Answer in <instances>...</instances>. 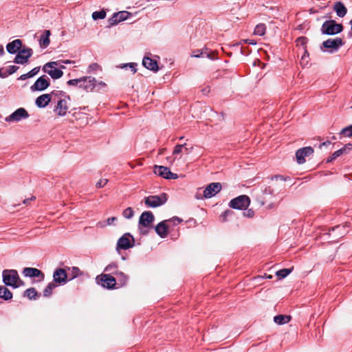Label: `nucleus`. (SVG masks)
<instances>
[{
	"label": "nucleus",
	"instance_id": "f257e3e1",
	"mask_svg": "<svg viewBox=\"0 0 352 352\" xmlns=\"http://www.w3.org/2000/svg\"><path fill=\"white\" fill-rule=\"evenodd\" d=\"M343 30V25L337 23L334 20H328L323 23L321 27V32L327 35H335Z\"/></svg>",
	"mask_w": 352,
	"mask_h": 352
},
{
	"label": "nucleus",
	"instance_id": "f03ea898",
	"mask_svg": "<svg viewBox=\"0 0 352 352\" xmlns=\"http://www.w3.org/2000/svg\"><path fill=\"white\" fill-rule=\"evenodd\" d=\"M168 195L165 192L157 195H150L146 197L144 199V204L148 208H157L166 203L168 201Z\"/></svg>",
	"mask_w": 352,
	"mask_h": 352
},
{
	"label": "nucleus",
	"instance_id": "7ed1b4c3",
	"mask_svg": "<svg viewBox=\"0 0 352 352\" xmlns=\"http://www.w3.org/2000/svg\"><path fill=\"white\" fill-rule=\"evenodd\" d=\"M154 220L155 217L151 211H144L141 214L139 218L138 228L142 234H146L148 233L146 230H143V228L151 227Z\"/></svg>",
	"mask_w": 352,
	"mask_h": 352
},
{
	"label": "nucleus",
	"instance_id": "20e7f679",
	"mask_svg": "<svg viewBox=\"0 0 352 352\" xmlns=\"http://www.w3.org/2000/svg\"><path fill=\"white\" fill-rule=\"evenodd\" d=\"M3 283L6 286L17 288L16 280L19 274L16 270H4L2 272Z\"/></svg>",
	"mask_w": 352,
	"mask_h": 352
},
{
	"label": "nucleus",
	"instance_id": "39448f33",
	"mask_svg": "<svg viewBox=\"0 0 352 352\" xmlns=\"http://www.w3.org/2000/svg\"><path fill=\"white\" fill-rule=\"evenodd\" d=\"M250 204V199L248 195H243L232 199L229 202V206L233 209L245 210Z\"/></svg>",
	"mask_w": 352,
	"mask_h": 352
},
{
	"label": "nucleus",
	"instance_id": "423d86ee",
	"mask_svg": "<svg viewBox=\"0 0 352 352\" xmlns=\"http://www.w3.org/2000/svg\"><path fill=\"white\" fill-rule=\"evenodd\" d=\"M135 240L133 236L130 233L124 234L118 240L116 245V250H128L134 246Z\"/></svg>",
	"mask_w": 352,
	"mask_h": 352
},
{
	"label": "nucleus",
	"instance_id": "0eeeda50",
	"mask_svg": "<svg viewBox=\"0 0 352 352\" xmlns=\"http://www.w3.org/2000/svg\"><path fill=\"white\" fill-rule=\"evenodd\" d=\"M58 65V61L49 62L43 66V70L47 73L53 79H58L63 76V72L61 69L55 67Z\"/></svg>",
	"mask_w": 352,
	"mask_h": 352
},
{
	"label": "nucleus",
	"instance_id": "6e6552de",
	"mask_svg": "<svg viewBox=\"0 0 352 352\" xmlns=\"http://www.w3.org/2000/svg\"><path fill=\"white\" fill-rule=\"evenodd\" d=\"M343 45L344 43L340 38H329L322 43L320 47V50L324 52V49H330L329 52L332 53L333 52L338 51V49Z\"/></svg>",
	"mask_w": 352,
	"mask_h": 352
},
{
	"label": "nucleus",
	"instance_id": "1a4fd4ad",
	"mask_svg": "<svg viewBox=\"0 0 352 352\" xmlns=\"http://www.w3.org/2000/svg\"><path fill=\"white\" fill-rule=\"evenodd\" d=\"M32 54L33 50L31 48L24 47L16 55L14 63L24 65L28 62L29 58Z\"/></svg>",
	"mask_w": 352,
	"mask_h": 352
},
{
	"label": "nucleus",
	"instance_id": "9d476101",
	"mask_svg": "<svg viewBox=\"0 0 352 352\" xmlns=\"http://www.w3.org/2000/svg\"><path fill=\"white\" fill-rule=\"evenodd\" d=\"M199 63L201 65L206 63V60L214 61L218 59L217 54L216 51L212 50L208 47H206L199 50Z\"/></svg>",
	"mask_w": 352,
	"mask_h": 352
},
{
	"label": "nucleus",
	"instance_id": "9b49d317",
	"mask_svg": "<svg viewBox=\"0 0 352 352\" xmlns=\"http://www.w3.org/2000/svg\"><path fill=\"white\" fill-rule=\"evenodd\" d=\"M100 278L101 285L107 289H112L116 288V278L111 274H101L97 277V279Z\"/></svg>",
	"mask_w": 352,
	"mask_h": 352
},
{
	"label": "nucleus",
	"instance_id": "f8f14e48",
	"mask_svg": "<svg viewBox=\"0 0 352 352\" xmlns=\"http://www.w3.org/2000/svg\"><path fill=\"white\" fill-rule=\"evenodd\" d=\"M67 274L66 270L63 268H57L53 274V282L57 285H63L67 283Z\"/></svg>",
	"mask_w": 352,
	"mask_h": 352
},
{
	"label": "nucleus",
	"instance_id": "ddd939ff",
	"mask_svg": "<svg viewBox=\"0 0 352 352\" xmlns=\"http://www.w3.org/2000/svg\"><path fill=\"white\" fill-rule=\"evenodd\" d=\"M79 88L83 89L87 92L92 91L96 85V80L92 76H83L80 78Z\"/></svg>",
	"mask_w": 352,
	"mask_h": 352
},
{
	"label": "nucleus",
	"instance_id": "4468645a",
	"mask_svg": "<svg viewBox=\"0 0 352 352\" xmlns=\"http://www.w3.org/2000/svg\"><path fill=\"white\" fill-rule=\"evenodd\" d=\"M28 117L29 114L24 108H19L9 116L6 117L5 120L8 122H19L22 119H25Z\"/></svg>",
	"mask_w": 352,
	"mask_h": 352
},
{
	"label": "nucleus",
	"instance_id": "2eb2a0df",
	"mask_svg": "<svg viewBox=\"0 0 352 352\" xmlns=\"http://www.w3.org/2000/svg\"><path fill=\"white\" fill-rule=\"evenodd\" d=\"M314 148L311 146H306L299 148L296 152V161L299 164L305 162V157H309L314 153Z\"/></svg>",
	"mask_w": 352,
	"mask_h": 352
},
{
	"label": "nucleus",
	"instance_id": "dca6fc26",
	"mask_svg": "<svg viewBox=\"0 0 352 352\" xmlns=\"http://www.w3.org/2000/svg\"><path fill=\"white\" fill-rule=\"evenodd\" d=\"M50 86V79L46 76L39 77L30 87L32 91H43Z\"/></svg>",
	"mask_w": 352,
	"mask_h": 352
},
{
	"label": "nucleus",
	"instance_id": "f3484780",
	"mask_svg": "<svg viewBox=\"0 0 352 352\" xmlns=\"http://www.w3.org/2000/svg\"><path fill=\"white\" fill-rule=\"evenodd\" d=\"M221 189V184L219 182L210 183L204 190V197L208 199L215 196Z\"/></svg>",
	"mask_w": 352,
	"mask_h": 352
},
{
	"label": "nucleus",
	"instance_id": "a211bd4d",
	"mask_svg": "<svg viewBox=\"0 0 352 352\" xmlns=\"http://www.w3.org/2000/svg\"><path fill=\"white\" fill-rule=\"evenodd\" d=\"M23 274L26 277L40 278L39 280H43L45 278L44 274L38 269L34 267H25L22 272Z\"/></svg>",
	"mask_w": 352,
	"mask_h": 352
},
{
	"label": "nucleus",
	"instance_id": "6ab92c4d",
	"mask_svg": "<svg viewBox=\"0 0 352 352\" xmlns=\"http://www.w3.org/2000/svg\"><path fill=\"white\" fill-rule=\"evenodd\" d=\"M22 41L20 39H16L9 43L6 45V50L10 54L18 53L22 48Z\"/></svg>",
	"mask_w": 352,
	"mask_h": 352
},
{
	"label": "nucleus",
	"instance_id": "aec40b11",
	"mask_svg": "<svg viewBox=\"0 0 352 352\" xmlns=\"http://www.w3.org/2000/svg\"><path fill=\"white\" fill-rule=\"evenodd\" d=\"M142 65L148 69L153 72H157L159 70L157 62L156 60L144 56L142 60Z\"/></svg>",
	"mask_w": 352,
	"mask_h": 352
},
{
	"label": "nucleus",
	"instance_id": "412c9836",
	"mask_svg": "<svg viewBox=\"0 0 352 352\" xmlns=\"http://www.w3.org/2000/svg\"><path fill=\"white\" fill-rule=\"evenodd\" d=\"M68 107L67 101L64 99H60L58 100L57 105L54 109V111L59 116H64L66 115Z\"/></svg>",
	"mask_w": 352,
	"mask_h": 352
},
{
	"label": "nucleus",
	"instance_id": "4be33fe9",
	"mask_svg": "<svg viewBox=\"0 0 352 352\" xmlns=\"http://www.w3.org/2000/svg\"><path fill=\"white\" fill-rule=\"evenodd\" d=\"M50 101H51V95L45 94H43V95L38 96L36 99L35 103L38 107L44 108L48 105V104L50 102Z\"/></svg>",
	"mask_w": 352,
	"mask_h": 352
},
{
	"label": "nucleus",
	"instance_id": "5701e85b",
	"mask_svg": "<svg viewBox=\"0 0 352 352\" xmlns=\"http://www.w3.org/2000/svg\"><path fill=\"white\" fill-rule=\"evenodd\" d=\"M166 221L160 222L155 228L156 233L162 238H165L168 234V226Z\"/></svg>",
	"mask_w": 352,
	"mask_h": 352
},
{
	"label": "nucleus",
	"instance_id": "b1692460",
	"mask_svg": "<svg viewBox=\"0 0 352 352\" xmlns=\"http://www.w3.org/2000/svg\"><path fill=\"white\" fill-rule=\"evenodd\" d=\"M169 168L166 166L155 165L153 166V173L164 179H168Z\"/></svg>",
	"mask_w": 352,
	"mask_h": 352
},
{
	"label": "nucleus",
	"instance_id": "393cba45",
	"mask_svg": "<svg viewBox=\"0 0 352 352\" xmlns=\"http://www.w3.org/2000/svg\"><path fill=\"white\" fill-rule=\"evenodd\" d=\"M333 10L339 17H344L347 13V9L341 1H337L333 5Z\"/></svg>",
	"mask_w": 352,
	"mask_h": 352
},
{
	"label": "nucleus",
	"instance_id": "a878e982",
	"mask_svg": "<svg viewBox=\"0 0 352 352\" xmlns=\"http://www.w3.org/2000/svg\"><path fill=\"white\" fill-rule=\"evenodd\" d=\"M114 273V275L116 276V280H118V284L120 286H124L126 284L129 277L127 275H126L124 272L116 270Z\"/></svg>",
	"mask_w": 352,
	"mask_h": 352
},
{
	"label": "nucleus",
	"instance_id": "bb28decb",
	"mask_svg": "<svg viewBox=\"0 0 352 352\" xmlns=\"http://www.w3.org/2000/svg\"><path fill=\"white\" fill-rule=\"evenodd\" d=\"M51 35V32L50 30H45L43 34L41 36L39 39V45L41 47L45 48L47 47L50 43V36Z\"/></svg>",
	"mask_w": 352,
	"mask_h": 352
},
{
	"label": "nucleus",
	"instance_id": "cd10ccee",
	"mask_svg": "<svg viewBox=\"0 0 352 352\" xmlns=\"http://www.w3.org/2000/svg\"><path fill=\"white\" fill-rule=\"evenodd\" d=\"M0 298L4 300H9L12 298V293L6 285H0Z\"/></svg>",
	"mask_w": 352,
	"mask_h": 352
},
{
	"label": "nucleus",
	"instance_id": "c85d7f7f",
	"mask_svg": "<svg viewBox=\"0 0 352 352\" xmlns=\"http://www.w3.org/2000/svg\"><path fill=\"white\" fill-rule=\"evenodd\" d=\"M292 319L291 316L277 315L274 316V321L278 324H284L288 323Z\"/></svg>",
	"mask_w": 352,
	"mask_h": 352
},
{
	"label": "nucleus",
	"instance_id": "c756f323",
	"mask_svg": "<svg viewBox=\"0 0 352 352\" xmlns=\"http://www.w3.org/2000/svg\"><path fill=\"white\" fill-rule=\"evenodd\" d=\"M24 296L28 298L30 300H36L37 297L40 296V294H38V292L36 291V289L33 287L27 289L24 292Z\"/></svg>",
	"mask_w": 352,
	"mask_h": 352
},
{
	"label": "nucleus",
	"instance_id": "7c9ffc66",
	"mask_svg": "<svg viewBox=\"0 0 352 352\" xmlns=\"http://www.w3.org/2000/svg\"><path fill=\"white\" fill-rule=\"evenodd\" d=\"M40 71V67H36L34 69H32L31 71L28 72L27 74H23L20 76V77L18 78V80H24L27 78H32L36 75L38 72Z\"/></svg>",
	"mask_w": 352,
	"mask_h": 352
},
{
	"label": "nucleus",
	"instance_id": "2f4dec72",
	"mask_svg": "<svg viewBox=\"0 0 352 352\" xmlns=\"http://www.w3.org/2000/svg\"><path fill=\"white\" fill-rule=\"evenodd\" d=\"M115 15L117 16L118 21L121 22L128 19L132 14L127 11H121L115 13Z\"/></svg>",
	"mask_w": 352,
	"mask_h": 352
},
{
	"label": "nucleus",
	"instance_id": "473e14b6",
	"mask_svg": "<svg viewBox=\"0 0 352 352\" xmlns=\"http://www.w3.org/2000/svg\"><path fill=\"white\" fill-rule=\"evenodd\" d=\"M192 147L191 146L190 148V149H192ZM183 149L185 150L186 151V153H188V151L189 150V148L188 147V144L186 143H185L184 144H179V145H177L174 150H173V155H177V154H179L180 153H182L183 151Z\"/></svg>",
	"mask_w": 352,
	"mask_h": 352
},
{
	"label": "nucleus",
	"instance_id": "72a5a7b5",
	"mask_svg": "<svg viewBox=\"0 0 352 352\" xmlns=\"http://www.w3.org/2000/svg\"><path fill=\"white\" fill-rule=\"evenodd\" d=\"M265 31L266 25L264 23H259L255 27L254 34L258 36H263Z\"/></svg>",
	"mask_w": 352,
	"mask_h": 352
},
{
	"label": "nucleus",
	"instance_id": "f704fd0d",
	"mask_svg": "<svg viewBox=\"0 0 352 352\" xmlns=\"http://www.w3.org/2000/svg\"><path fill=\"white\" fill-rule=\"evenodd\" d=\"M56 287L57 285L55 283H50L43 290V296L49 297L52 294V290Z\"/></svg>",
	"mask_w": 352,
	"mask_h": 352
},
{
	"label": "nucleus",
	"instance_id": "c9c22d12",
	"mask_svg": "<svg viewBox=\"0 0 352 352\" xmlns=\"http://www.w3.org/2000/svg\"><path fill=\"white\" fill-rule=\"evenodd\" d=\"M345 153V148H340L336 151H335L331 156H330L327 160V162L330 163L337 157Z\"/></svg>",
	"mask_w": 352,
	"mask_h": 352
},
{
	"label": "nucleus",
	"instance_id": "e433bc0d",
	"mask_svg": "<svg viewBox=\"0 0 352 352\" xmlns=\"http://www.w3.org/2000/svg\"><path fill=\"white\" fill-rule=\"evenodd\" d=\"M292 270H293V267L289 268V269H287V268L282 269V270L277 271L276 272V275L277 276L280 277V278H284L292 272Z\"/></svg>",
	"mask_w": 352,
	"mask_h": 352
},
{
	"label": "nucleus",
	"instance_id": "4c0bfd02",
	"mask_svg": "<svg viewBox=\"0 0 352 352\" xmlns=\"http://www.w3.org/2000/svg\"><path fill=\"white\" fill-rule=\"evenodd\" d=\"M122 216L127 219H131L134 216V211L131 207H128L122 212Z\"/></svg>",
	"mask_w": 352,
	"mask_h": 352
},
{
	"label": "nucleus",
	"instance_id": "58836bf2",
	"mask_svg": "<svg viewBox=\"0 0 352 352\" xmlns=\"http://www.w3.org/2000/svg\"><path fill=\"white\" fill-rule=\"evenodd\" d=\"M106 16V12L104 10L94 12L92 14V18L94 20L102 19Z\"/></svg>",
	"mask_w": 352,
	"mask_h": 352
},
{
	"label": "nucleus",
	"instance_id": "ea45409f",
	"mask_svg": "<svg viewBox=\"0 0 352 352\" xmlns=\"http://www.w3.org/2000/svg\"><path fill=\"white\" fill-rule=\"evenodd\" d=\"M118 265L116 263H111L104 268V272H109V274H113L117 270Z\"/></svg>",
	"mask_w": 352,
	"mask_h": 352
},
{
	"label": "nucleus",
	"instance_id": "a19ab883",
	"mask_svg": "<svg viewBox=\"0 0 352 352\" xmlns=\"http://www.w3.org/2000/svg\"><path fill=\"white\" fill-rule=\"evenodd\" d=\"M340 134H342L346 137L349 138L352 137V125H350L342 129V131H340Z\"/></svg>",
	"mask_w": 352,
	"mask_h": 352
},
{
	"label": "nucleus",
	"instance_id": "79ce46f5",
	"mask_svg": "<svg viewBox=\"0 0 352 352\" xmlns=\"http://www.w3.org/2000/svg\"><path fill=\"white\" fill-rule=\"evenodd\" d=\"M234 214V212L231 210H226L220 216L221 221L225 222L228 220V218Z\"/></svg>",
	"mask_w": 352,
	"mask_h": 352
},
{
	"label": "nucleus",
	"instance_id": "37998d69",
	"mask_svg": "<svg viewBox=\"0 0 352 352\" xmlns=\"http://www.w3.org/2000/svg\"><path fill=\"white\" fill-rule=\"evenodd\" d=\"M271 179L272 181L273 180H276V181L280 180V181L286 182V181L290 180V177L288 176H284L282 175H275L271 177Z\"/></svg>",
	"mask_w": 352,
	"mask_h": 352
},
{
	"label": "nucleus",
	"instance_id": "c03bdc74",
	"mask_svg": "<svg viewBox=\"0 0 352 352\" xmlns=\"http://www.w3.org/2000/svg\"><path fill=\"white\" fill-rule=\"evenodd\" d=\"M72 271V277L69 280L73 279L77 277L78 275L81 274L80 270L78 267H72L71 269Z\"/></svg>",
	"mask_w": 352,
	"mask_h": 352
},
{
	"label": "nucleus",
	"instance_id": "a18cd8bd",
	"mask_svg": "<svg viewBox=\"0 0 352 352\" xmlns=\"http://www.w3.org/2000/svg\"><path fill=\"white\" fill-rule=\"evenodd\" d=\"M137 64L134 63H126L124 65V67L129 68L133 74L137 72L136 69Z\"/></svg>",
	"mask_w": 352,
	"mask_h": 352
},
{
	"label": "nucleus",
	"instance_id": "49530a36",
	"mask_svg": "<svg viewBox=\"0 0 352 352\" xmlns=\"http://www.w3.org/2000/svg\"><path fill=\"white\" fill-rule=\"evenodd\" d=\"M81 81L82 80H80V78L77 79H72L68 80L67 84L70 86H77L79 87V85Z\"/></svg>",
	"mask_w": 352,
	"mask_h": 352
},
{
	"label": "nucleus",
	"instance_id": "de8ad7c7",
	"mask_svg": "<svg viewBox=\"0 0 352 352\" xmlns=\"http://www.w3.org/2000/svg\"><path fill=\"white\" fill-rule=\"evenodd\" d=\"M308 41V39L307 37L301 36L297 38L296 42L297 45L305 46Z\"/></svg>",
	"mask_w": 352,
	"mask_h": 352
},
{
	"label": "nucleus",
	"instance_id": "09e8293b",
	"mask_svg": "<svg viewBox=\"0 0 352 352\" xmlns=\"http://www.w3.org/2000/svg\"><path fill=\"white\" fill-rule=\"evenodd\" d=\"M19 68V67L18 66L15 65L9 66L6 70V73H8V76L16 72Z\"/></svg>",
	"mask_w": 352,
	"mask_h": 352
},
{
	"label": "nucleus",
	"instance_id": "8fccbe9b",
	"mask_svg": "<svg viewBox=\"0 0 352 352\" xmlns=\"http://www.w3.org/2000/svg\"><path fill=\"white\" fill-rule=\"evenodd\" d=\"M108 21H109V25H111V26L115 25L118 24V23H120L117 19V16L115 15V14H113V15L110 19H109Z\"/></svg>",
	"mask_w": 352,
	"mask_h": 352
},
{
	"label": "nucleus",
	"instance_id": "3c124183",
	"mask_svg": "<svg viewBox=\"0 0 352 352\" xmlns=\"http://www.w3.org/2000/svg\"><path fill=\"white\" fill-rule=\"evenodd\" d=\"M108 182V179H100L96 184V186L97 188H102L104 187Z\"/></svg>",
	"mask_w": 352,
	"mask_h": 352
},
{
	"label": "nucleus",
	"instance_id": "603ef678",
	"mask_svg": "<svg viewBox=\"0 0 352 352\" xmlns=\"http://www.w3.org/2000/svg\"><path fill=\"white\" fill-rule=\"evenodd\" d=\"M243 214L244 217L252 218L254 215V211L252 209H248L247 211L243 212Z\"/></svg>",
	"mask_w": 352,
	"mask_h": 352
},
{
	"label": "nucleus",
	"instance_id": "864d4df0",
	"mask_svg": "<svg viewBox=\"0 0 352 352\" xmlns=\"http://www.w3.org/2000/svg\"><path fill=\"white\" fill-rule=\"evenodd\" d=\"M166 221L173 222L175 225H177L182 221V219H180L179 217H175L170 219L167 220Z\"/></svg>",
	"mask_w": 352,
	"mask_h": 352
},
{
	"label": "nucleus",
	"instance_id": "5fc2aeb1",
	"mask_svg": "<svg viewBox=\"0 0 352 352\" xmlns=\"http://www.w3.org/2000/svg\"><path fill=\"white\" fill-rule=\"evenodd\" d=\"M168 179H176L178 178V175L176 174V173H172L170 170H169V172H168Z\"/></svg>",
	"mask_w": 352,
	"mask_h": 352
},
{
	"label": "nucleus",
	"instance_id": "6e6d98bb",
	"mask_svg": "<svg viewBox=\"0 0 352 352\" xmlns=\"http://www.w3.org/2000/svg\"><path fill=\"white\" fill-rule=\"evenodd\" d=\"M212 113V109L210 107H206L205 109L203 111V113L206 114V117L209 116V114Z\"/></svg>",
	"mask_w": 352,
	"mask_h": 352
},
{
	"label": "nucleus",
	"instance_id": "4d7b16f0",
	"mask_svg": "<svg viewBox=\"0 0 352 352\" xmlns=\"http://www.w3.org/2000/svg\"><path fill=\"white\" fill-rule=\"evenodd\" d=\"M116 220H117V218L115 217H109L107 220V225H111V223H113V221H115Z\"/></svg>",
	"mask_w": 352,
	"mask_h": 352
},
{
	"label": "nucleus",
	"instance_id": "13d9d810",
	"mask_svg": "<svg viewBox=\"0 0 352 352\" xmlns=\"http://www.w3.org/2000/svg\"><path fill=\"white\" fill-rule=\"evenodd\" d=\"M8 76V73H6V71H3V68H0V77L1 78H6Z\"/></svg>",
	"mask_w": 352,
	"mask_h": 352
},
{
	"label": "nucleus",
	"instance_id": "bf43d9fd",
	"mask_svg": "<svg viewBox=\"0 0 352 352\" xmlns=\"http://www.w3.org/2000/svg\"><path fill=\"white\" fill-rule=\"evenodd\" d=\"M98 65L97 63H92L89 66V69L90 70H96L98 68Z\"/></svg>",
	"mask_w": 352,
	"mask_h": 352
},
{
	"label": "nucleus",
	"instance_id": "052dcab7",
	"mask_svg": "<svg viewBox=\"0 0 352 352\" xmlns=\"http://www.w3.org/2000/svg\"><path fill=\"white\" fill-rule=\"evenodd\" d=\"M16 285H17V288L21 287V286H23L25 285V283L23 280H22L20 277L19 276V279L16 280Z\"/></svg>",
	"mask_w": 352,
	"mask_h": 352
},
{
	"label": "nucleus",
	"instance_id": "680f3d73",
	"mask_svg": "<svg viewBox=\"0 0 352 352\" xmlns=\"http://www.w3.org/2000/svg\"><path fill=\"white\" fill-rule=\"evenodd\" d=\"M210 91L209 87H206L201 89V92L204 95L206 96Z\"/></svg>",
	"mask_w": 352,
	"mask_h": 352
},
{
	"label": "nucleus",
	"instance_id": "e2e57ef3",
	"mask_svg": "<svg viewBox=\"0 0 352 352\" xmlns=\"http://www.w3.org/2000/svg\"><path fill=\"white\" fill-rule=\"evenodd\" d=\"M35 199H36V197L34 196H32L30 199H25L23 200V204H26V205L29 204L31 201L34 200Z\"/></svg>",
	"mask_w": 352,
	"mask_h": 352
},
{
	"label": "nucleus",
	"instance_id": "0e129e2a",
	"mask_svg": "<svg viewBox=\"0 0 352 352\" xmlns=\"http://www.w3.org/2000/svg\"><path fill=\"white\" fill-rule=\"evenodd\" d=\"M342 148H345L346 153L347 151H349L352 148V144H347Z\"/></svg>",
	"mask_w": 352,
	"mask_h": 352
},
{
	"label": "nucleus",
	"instance_id": "69168bd1",
	"mask_svg": "<svg viewBox=\"0 0 352 352\" xmlns=\"http://www.w3.org/2000/svg\"><path fill=\"white\" fill-rule=\"evenodd\" d=\"M331 144V142L326 141L320 144L319 148H321L324 146H328Z\"/></svg>",
	"mask_w": 352,
	"mask_h": 352
},
{
	"label": "nucleus",
	"instance_id": "338daca9",
	"mask_svg": "<svg viewBox=\"0 0 352 352\" xmlns=\"http://www.w3.org/2000/svg\"><path fill=\"white\" fill-rule=\"evenodd\" d=\"M5 54L3 45H0V56H3Z\"/></svg>",
	"mask_w": 352,
	"mask_h": 352
},
{
	"label": "nucleus",
	"instance_id": "774afa93",
	"mask_svg": "<svg viewBox=\"0 0 352 352\" xmlns=\"http://www.w3.org/2000/svg\"><path fill=\"white\" fill-rule=\"evenodd\" d=\"M344 226H336L334 228H332V230L333 231H335L336 230H340L342 228H344Z\"/></svg>",
	"mask_w": 352,
	"mask_h": 352
}]
</instances>
